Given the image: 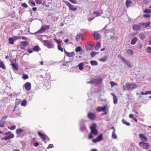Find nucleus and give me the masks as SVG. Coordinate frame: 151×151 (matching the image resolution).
I'll list each match as a JSON object with an SVG mask.
<instances>
[{
	"label": "nucleus",
	"instance_id": "obj_44",
	"mask_svg": "<svg viewBox=\"0 0 151 151\" xmlns=\"http://www.w3.org/2000/svg\"><path fill=\"white\" fill-rule=\"evenodd\" d=\"M9 139H10V138L9 137L8 135L6 136H5L4 137H3V138H2L1 139V140H9Z\"/></svg>",
	"mask_w": 151,
	"mask_h": 151
},
{
	"label": "nucleus",
	"instance_id": "obj_45",
	"mask_svg": "<svg viewBox=\"0 0 151 151\" xmlns=\"http://www.w3.org/2000/svg\"><path fill=\"white\" fill-rule=\"evenodd\" d=\"M5 122L3 121H0V127H4Z\"/></svg>",
	"mask_w": 151,
	"mask_h": 151
},
{
	"label": "nucleus",
	"instance_id": "obj_7",
	"mask_svg": "<svg viewBox=\"0 0 151 151\" xmlns=\"http://www.w3.org/2000/svg\"><path fill=\"white\" fill-rule=\"evenodd\" d=\"M49 28V25H42L40 29L38 30V34L44 32L45 30L48 29Z\"/></svg>",
	"mask_w": 151,
	"mask_h": 151
},
{
	"label": "nucleus",
	"instance_id": "obj_4",
	"mask_svg": "<svg viewBox=\"0 0 151 151\" xmlns=\"http://www.w3.org/2000/svg\"><path fill=\"white\" fill-rule=\"evenodd\" d=\"M96 127L97 126L95 124H92L90 127L91 131V133L94 134L95 135H97L98 133Z\"/></svg>",
	"mask_w": 151,
	"mask_h": 151
},
{
	"label": "nucleus",
	"instance_id": "obj_30",
	"mask_svg": "<svg viewBox=\"0 0 151 151\" xmlns=\"http://www.w3.org/2000/svg\"><path fill=\"white\" fill-rule=\"evenodd\" d=\"M132 3V2L131 1L127 0L126 2V4L127 7H128L131 6V5Z\"/></svg>",
	"mask_w": 151,
	"mask_h": 151
},
{
	"label": "nucleus",
	"instance_id": "obj_64",
	"mask_svg": "<svg viewBox=\"0 0 151 151\" xmlns=\"http://www.w3.org/2000/svg\"><path fill=\"white\" fill-rule=\"evenodd\" d=\"M146 95H147L149 94H151V91H146Z\"/></svg>",
	"mask_w": 151,
	"mask_h": 151
},
{
	"label": "nucleus",
	"instance_id": "obj_38",
	"mask_svg": "<svg viewBox=\"0 0 151 151\" xmlns=\"http://www.w3.org/2000/svg\"><path fill=\"white\" fill-rule=\"evenodd\" d=\"M67 53L68 54H67V56L69 57H72L75 55V53L74 52H68Z\"/></svg>",
	"mask_w": 151,
	"mask_h": 151
},
{
	"label": "nucleus",
	"instance_id": "obj_52",
	"mask_svg": "<svg viewBox=\"0 0 151 151\" xmlns=\"http://www.w3.org/2000/svg\"><path fill=\"white\" fill-rule=\"evenodd\" d=\"M58 50H60V51H61V52H63V48L59 45H58Z\"/></svg>",
	"mask_w": 151,
	"mask_h": 151
},
{
	"label": "nucleus",
	"instance_id": "obj_23",
	"mask_svg": "<svg viewBox=\"0 0 151 151\" xmlns=\"http://www.w3.org/2000/svg\"><path fill=\"white\" fill-rule=\"evenodd\" d=\"M29 45L28 42L26 41H22L20 42V45L26 47Z\"/></svg>",
	"mask_w": 151,
	"mask_h": 151
},
{
	"label": "nucleus",
	"instance_id": "obj_1",
	"mask_svg": "<svg viewBox=\"0 0 151 151\" xmlns=\"http://www.w3.org/2000/svg\"><path fill=\"white\" fill-rule=\"evenodd\" d=\"M137 87V85L134 83H127L125 86H124V90L131 91Z\"/></svg>",
	"mask_w": 151,
	"mask_h": 151
},
{
	"label": "nucleus",
	"instance_id": "obj_37",
	"mask_svg": "<svg viewBox=\"0 0 151 151\" xmlns=\"http://www.w3.org/2000/svg\"><path fill=\"white\" fill-rule=\"evenodd\" d=\"M107 56H104L103 58H101V59H99V60L103 62H105L107 59Z\"/></svg>",
	"mask_w": 151,
	"mask_h": 151
},
{
	"label": "nucleus",
	"instance_id": "obj_18",
	"mask_svg": "<svg viewBox=\"0 0 151 151\" xmlns=\"http://www.w3.org/2000/svg\"><path fill=\"white\" fill-rule=\"evenodd\" d=\"M111 95L113 97V102L115 104H116L117 103L118 99L117 98L114 93H111Z\"/></svg>",
	"mask_w": 151,
	"mask_h": 151
},
{
	"label": "nucleus",
	"instance_id": "obj_17",
	"mask_svg": "<svg viewBox=\"0 0 151 151\" xmlns=\"http://www.w3.org/2000/svg\"><path fill=\"white\" fill-rule=\"evenodd\" d=\"M100 82V79H95L92 81H91L87 83H88L89 84H93L98 83Z\"/></svg>",
	"mask_w": 151,
	"mask_h": 151
},
{
	"label": "nucleus",
	"instance_id": "obj_26",
	"mask_svg": "<svg viewBox=\"0 0 151 151\" xmlns=\"http://www.w3.org/2000/svg\"><path fill=\"white\" fill-rule=\"evenodd\" d=\"M78 67V69L80 70H82L83 68L84 63H80L77 66Z\"/></svg>",
	"mask_w": 151,
	"mask_h": 151
},
{
	"label": "nucleus",
	"instance_id": "obj_13",
	"mask_svg": "<svg viewBox=\"0 0 151 151\" xmlns=\"http://www.w3.org/2000/svg\"><path fill=\"white\" fill-rule=\"evenodd\" d=\"M11 65L12 69L15 70H18L19 66L18 64L16 63L12 62Z\"/></svg>",
	"mask_w": 151,
	"mask_h": 151
},
{
	"label": "nucleus",
	"instance_id": "obj_53",
	"mask_svg": "<svg viewBox=\"0 0 151 151\" xmlns=\"http://www.w3.org/2000/svg\"><path fill=\"white\" fill-rule=\"evenodd\" d=\"M32 50L38 52V45L35 46L32 48Z\"/></svg>",
	"mask_w": 151,
	"mask_h": 151
},
{
	"label": "nucleus",
	"instance_id": "obj_35",
	"mask_svg": "<svg viewBox=\"0 0 151 151\" xmlns=\"http://www.w3.org/2000/svg\"><path fill=\"white\" fill-rule=\"evenodd\" d=\"M139 36L140 39L141 40H143L145 37V35L143 33H140L139 35Z\"/></svg>",
	"mask_w": 151,
	"mask_h": 151
},
{
	"label": "nucleus",
	"instance_id": "obj_62",
	"mask_svg": "<svg viewBox=\"0 0 151 151\" xmlns=\"http://www.w3.org/2000/svg\"><path fill=\"white\" fill-rule=\"evenodd\" d=\"M129 116L130 118H131L132 119H133L134 118V116L132 114H130L129 115Z\"/></svg>",
	"mask_w": 151,
	"mask_h": 151
},
{
	"label": "nucleus",
	"instance_id": "obj_2",
	"mask_svg": "<svg viewBox=\"0 0 151 151\" xmlns=\"http://www.w3.org/2000/svg\"><path fill=\"white\" fill-rule=\"evenodd\" d=\"M40 86L45 88V87H47L48 84L47 80H45L43 76L42 75H40L39 77Z\"/></svg>",
	"mask_w": 151,
	"mask_h": 151
},
{
	"label": "nucleus",
	"instance_id": "obj_47",
	"mask_svg": "<svg viewBox=\"0 0 151 151\" xmlns=\"http://www.w3.org/2000/svg\"><path fill=\"white\" fill-rule=\"evenodd\" d=\"M144 13H151V10L147 9L144 11Z\"/></svg>",
	"mask_w": 151,
	"mask_h": 151
},
{
	"label": "nucleus",
	"instance_id": "obj_10",
	"mask_svg": "<svg viewBox=\"0 0 151 151\" xmlns=\"http://www.w3.org/2000/svg\"><path fill=\"white\" fill-rule=\"evenodd\" d=\"M25 89L27 91H29L31 89V85L30 83L27 82L24 85Z\"/></svg>",
	"mask_w": 151,
	"mask_h": 151
},
{
	"label": "nucleus",
	"instance_id": "obj_14",
	"mask_svg": "<svg viewBox=\"0 0 151 151\" xmlns=\"http://www.w3.org/2000/svg\"><path fill=\"white\" fill-rule=\"evenodd\" d=\"M139 137L141 140L143 141L147 142L148 141L147 138L142 134H141L139 135Z\"/></svg>",
	"mask_w": 151,
	"mask_h": 151
},
{
	"label": "nucleus",
	"instance_id": "obj_63",
	"mask_svg": "<svg viewBox=\"0 0 151 151\" xmlns=\"http://www.w3.org/2000/svg\"><path fill=\"white\" fill-rule=\"evenodd\" d=\"M121 59H122V61H124L125 63L128 61H127L126 60L124 59V58H122Z\"/></svg>",
	"mask_w": 151,
	"mask_h": 151
},
{
	"label": "nucleus",
	"instance_id": "obj_55",
	"mask_svg": "<svg viewBox=\"0 0 151 151\" xmlns=\"http://www.w3.org/2000/svg\"><path fill=\"white\" fill-rule=\"evenodd\" d=\"M54 147L53 145L52 144H49L48 147H47V149H49L50 148H52Z\"/></svg>",
	"mask_w": 151,
	"mask_h": 151
},
{
	"label": "nucleus",
	"instance_id": "obj_54",
	"mask_svg": "<svg viewBox=\"0 0 151 151\" xmlns=\"http://www.w3.org/2000/svg\"><path fill=\"white\" fill-rule=\"evenodd\" d=\"M93 14H96V15L95 17L99 16L101 15V14L99 13V12H96V11H94L93 12Z\"/></svg>",
	"mask_w": 151,
	"mask_h": 151
},
{
	"label": "nucleus",
	"instance_id": "obj_28",
	"mask_svg": "<svg viewBox=\"0 0 151 151\" xmlns=\"http://www.w3.org/2000/svg\"><path fill=\"white\" fill-rule=\"evenodd\" d=\"M83 37V35L82 34H79L77 35L76 37V41H78L80 40L81 38Z\"/></svg>",
	"mask_w": 151,
	"mask_h": 151
},
{
	"label": "nucleus",
	"instance_id": "obj_50",
	"mask_svg": "<svg viewBox=\"0 0 151 151\" xmlns=\"http://www.w3.org/2000/svg\"><path fill=\"white\" fill-rule=\"evenodd\" d=\"M16 126L15 125L12 126L10 127H8V128L11 130H14L16 129Z\"/></svg>",
	"mask_w": 151,
	"mask_h": 151
},
{
	"label": "nucleus",
	"instance_id": "obj_61",
	"mask_svg": "<svg viewBox=\"0 0 151 151\" xmlns=\"http://www.w3.org/2000/svg\"><path fill=\"white\" fill-rule=\"evenodd\" d=\"M8 117V116L6 115V116H5L3 117L2 118H1V119L2 120H6L7 118Z\"/></svg>",
	"mask_w": 151,
	"mask_h": 151
},
{
	"label": "nucleus",
	"instance_id": "obj_57",
	"mask_svg": "<svg viewBox=\"0 0 151 151\" xmlns=\"http://www.w3.org/2000/svg\"><path fill=\"white\" fill-rule=\"evenodd\" d=\"M21 6L25 8H27L28 7L27 4L25 3H24L22 4Z\"/></svg>",
	"mask_w": 151,
	"mask_h": 151
},
{
	"label": "nucleus",
	"instance_id": "obj_33",
	"mask_svg": "<svg viewBox=\"0 0 151 151\" xmlns=\"http://www.w3.org/2000/svg\"><path fill=\"white\" fill-rule=\"evenodd\" d=\"M27 104V101L26 99L23 100L21 102V105L22 106H25Z\"/></svg>",
	"mask_w": 151,
	"mask_h": 151
},
{
	"label": "nucleus",
	"instance_id": "obj_19",
	"mask_svg": "<svg viewBox=\"0 0 151 151\" xmlns=\"http://www.w3.org/2000/svg\"><path fill=\"white\" fill-rule=\"evenodd\" d=\"M85 48L86 49L88 50H90L93 48V46L89 44H87L85 45Z\"/></svg>",
	"mask_w": 151,
	"mask_h": 151
},
{
	"label": "nucleus",
	"instance_id": "obj_49",
	"mask_svg": "<svg viewBox=\"0 0 151 151\" xmlns=\"http://www.w3.org/2000/svg\"><path fill=\"white\" fill-rule=\"evenodd\" d=\"M29 2L32 6H35V4L33 0H29Z\"/></svg>",
	"mask_w": 151,
	"mask_h": 151
},
{
	"label": "nucleus",
	"instance_id": "obj_43",
	"mask_svg": "<svg viewBox=\"0 0 151 151\" xmlns=\"http://www.w3.org/2000/svg\"><path fill=\"white\" fill-rule=\"evenodd\" d=\"M81 50V48L80 46L77 47L75 49V51L76 52H79Z\"/></svg>",
	"mask_w": 151,
	"mask_h": 151
},
{
	"label": "nucleus",
	"instance_id": "obj_11",
	"mask_svg": "<svg viewBox=\"0 0 151 151\" xmlns=\"http://www.w3.org/2000/svg\"><path fill=\"white\" fill-rule=\"evenodd\" d=\"M38 135L40 138L42 139V141H45L46 140L47 135L45 134L38 132Z\"/></svg>",
	"mask_w": 151,
	"mask_h": 151
},
{
	"label": "nucleus",
	"instance_id": "obj_15",
	"mask_svg": "<svg viewBox=\"0 0 151 151\" xmlns=\"http://www.w3.org/2000/svg\"><path fill=\"white\" fill-rule=\"evenodd\" d=\"M88 117L90 119L93 120L95 118L96 115L93 113L89 112L88 114Z\"/></svg>",
	"mask_w": 151,
	"mask_h": 151
},
{
	"label": "nucleus",
	"instance_id": "obj_34",
	"mask_svg": "<svg viewBox=\"0 0 151 151\" xmlns=\"http://www.w3.org/2000/svg\"><path fill=\"white\" fill-rule=\"evenodd\" d=\"M90 63L92 66H96L98 64V62L95 60H91L90 61Z\"/></svg>",
	"mask_w": 151,
	"mask_h": 151
},
{
	"label": "nucleus",
	"instance_id": "obj_5",
	"mask_svg": "<svg viewBox=\"0 0 151 151\" xmlns=\"http://www.w3.org/2000/svg\"><path fill=\"white\" fill-rule=\"evenodd\" d=\"M63 2L68 6L70 10L72 11H75L77 9L76 7L71 4L68 1L64 0L63 1Z\"/></svg>",
	"mask_w": 151,
	"mask_h": 151
},
{
	"label": "nucleus",
	"instance_id": "obj_41",
	"mask_svg": "<svg viewBox=\"0 0 151 151\" xmlns=\"http://www.w3.org/2000/svg\"><path fill=\"white\" fill-rule=\"evenodd\" d=\"M22 78L24 80H26L29 78L28 76L27 75L24 74H23Z\"/></svg>",
	"mask_w": 151,
	"mask_h": 151
},
{
	"label": "nucleus",
	"instance_id": "obj_39",
	"mask_svg": "<svg viewBox=\"0 0 151 151\" xmlns=\"http://www.w3.org/2000/svg\"><path fill=\"white\" fill-rule=\"evenodd\" d=\"M9 43L11 44H14V41L13 38L12 37H10L9 39Z\"/></svg>",
	"mask_w": 151,
	"mask_h": 151
},
{
	"label": "nucleus",
	"instance_id": "obj_3",
	"mask_svg": "<svg viewBox=\"0 0 151 151\" xmlns=\"http://www.w3.org/2000/svg\"><path fill=\"white\" fill-rule=\"evenodd\" d=\"M80 130L83 133H86L87 132L86 127L84 121L81 119L79 122Z\"/></svg>",
	"mask_w": 151,
	"mask_h": 151
},
{
	"label": "nucleus",
	"instance_id": "obj_46",
	"mask_svg": "<svg viewBox=\"0 0 151 151\" xmlns=\"http://www.w3.org/2000/svg\"><path fill=\"white\" fill-rule=\"evenodd\" d=\"M12 37L13 38V39L14 40V41L15 40H18L21 37L17 36H14Z\"/></svg>",
	"mask_w": 151,
	"mask_h": 151
},
{
	"label": "nucleus",
	"instance_id": "obj_6",
	"mask_svg": "<svg viewBox=\"0 0 151 151\" xmlns=\"http://www.w3.org/2000/svg\"><path fill=\"white\" fill-rule=\"evenodd\" d=\"M139 145L143 149L148 150L150 147V145L148 143H145L142 141L139 142Z\"/></svg>",
	"mask_w": 151,
	"mask_h": 151
},
{
	"label": "nucleus",
	"instance_id": "obj_36",
	"mask_svg": "<svg viewBox=\"0 0 151 151\" xmlns=\"http://www.w3.org/2000/svg\"><path fill=\"white\" fill-rule=\"evenodd\" d=\"M112 137L113 138L116 139L117 138V136L115 134L114 130H113L112 134Z\"/></svg>",
	"mask_w": 151,
	"mask_h": 151
},
{
	"label": "nucleus",
	"instance_id": "obj_21",
	"mask_svg": "<svg viewBox=\"0 0 151 151\" xmlns=\"http://www.w3.org/2000/svg\"><path fill=\"white\" fill-rule=\"evenodd\" d=\"M4 134L5 135H8L10 139L14 137V135L11 132L9 131L5 133Z\"/></svg>",
	"mask_w": 151,
	"mask_h": 151
},
{
	"label": "nucleus",
	"instance_id": "obj_40",
	"mask_svg": "<svg viewBox=\"0 0 151 151\" xmlns=\"http://www.w3.org/2000/svg\"><path fill=\"white\" fill-rule=\"evenodd\" d=\"M147 52L149 53H151V47L148 46L146 48Z\"/></svg>",
	"mask_w": 151,
	"mask_h": 151
},
{
	"label": "nucleus",
	"instance_id": "obj_42",
	"mask_svg": "<svg viewBox=\"0 0 151 151\" xmlns=\"http://www.w3.org/2000/svg\"><path fill=\"white\" fill-rule=\"evenodd\" d=\"M122 121L124 124H126L127 126H129L130 125V124L129 123L127 122L124 119H123L122 120Z\"/></svg>",
	"mask_w": 151,
	"mask_h": 151
},
{
	"label": "nucleus",
	"instance_id": "obj_8",
	"mask_svg": "<svg viewBox=\"0 0 151 151\" xmlns=\"http://www.w3.org/2000/svg\"><path fill=\"white\" fill-rule=\"evenodd\" d=\"M44 44L48 48H52L53 47V45L48 40L44 41Z\"/></svg>",
	"mask_w": 151,
	"mask_h": 151
},
{
	"label": "nucleus",
	"instance_id": "obj_32",
	"mask_svg": "<svg viewBox=\"0 0 151 151\" xmlns=\"http://www.w3.org/2000/svg\"><path fill=\"white\" fill-rule=\"evenodd\" d=\"M99 53V52H96L93 51H92L90 53V55L91 58H93L97 55Z\"/></svg>",
	"mask_w": 151,
	"mask_h": 151
},
{
	"label": "nucleus",
	"instance_id": "obj_9",
	"mask_svg": "<svg viewBox=\"0 0 151 151\" xmlns=\"http://www.w3.org/2000/svg\"><path fill=\"white\" fill-rule=\"evenodd\" d=\"M103 139V134H99L98 137L95 139L92 140V141L94 143L99 142Z\"/></svg>",
	"mask_w": 151,
	"mask_h": 151
},
{
	"label": "nucleus",
	"instance_id": "obj_48",
	"mask_svg": "<svg viewBox=\"0 0 151 151\" xmlns=\"http://www.w3.org/2000/svg\"><path fill=\"white\" fill-rule=\"evenodd\" d=\"M101 43L99 42H98L96 45L95 48L96 50H98L101 47Z\"/></svg>",
	"mask_w": 151,
	"mask_h": 151
},
{
	"label": "nucleus",
	"instance_id": "obj_24",
	"mask_svg": "<svg viewBox=\"0 0 151 151\" xmlns=\"http://www.w3.org/2000/svg\"><path fill=\"white\" fill-rule=\"evenodd\" d=\"M138 39L136 37H135L133 38L131 41V43L132 45H134L136 44L137 41Z\"/></svg>",
	"mask_w": 151,
	"mask_h": 151
},
{
	"label": "nucleus",
	"instance_id": "obj_12",
	"mask_svg": "<svg viewBox=\"0 0 151 151\" xmlns=\"http://www.w3.org/2000/svg\"><path fill=\"white\" fill-rule=\"evenodd\" d=\"M141 26L139 24H135L133 26L132 29L133 30L135 31H137L140 30L141 29Z\"/></svg>",
	"mask_w": 151,
	"mask_h": 151
},
{
	"label": "nucleus",
	"instance_id": "obj_29",
	"mask_svg": "<svg viewBox=\"0 0 151 151\" xmlns=\"http://www.w3.org/2000/svg\"><path fill=\"white\" fill-rule=\"evenodd\" d=\"M15 108H16L17 106L21 102V100L19 99H16L15 100Z\"/></svg>",
	"mask_w": 151,
	"mask_h": 151
},
{
	"label": "nucleus",
	"instance_id": "obj_59",
	"mask_svg": "<svg viewBox=\"0 0 151 151\" xmlns=\"http://www.w3.org/2000/svg\"><path fill=\"white\" fill-rule=\"evenodd\" d=\"M143 16L144 17H147V18H149L151 16V15L147 14H144Z\"/></svg>",
	"mask_w": 151,
	"mask_h": 151
},
{
	"label": "nucleus",
	"instance_id": "obj_16",
	"mask_svg": "<svg viewBox=\"0 0 151 151\" xmlns=\"http://www.w3.org/2000/svg\"><path fill=\"white\" fill-rule=\"evenodd\" d=\"M139 24L141 25V27H147L149 26L150 24V22L147 23H140Z\"/></svg>",
	"mask_w": 151,
	"mask_h": 151
},
{
	"label": "nucleus",
	"instance_id": "obj_27",
	"mask_svg": "<svg viewBox=\"0 0 151 151\" xmlns=\"http://www.w3.org/2000/svg\"><path fill=\"white\" fill-rule=\"evenodd\" d=\"M0 68H1L3 70L5 69L6 67L4 65L3 61L0 60Z\"/></svg>",
	"mask_w": 151,
	"mask_h": 151
},
{
	"label": "nucleus",
	"instance_id": "obj_31",
	"mask_svg": "<svg viewBox=\"0 0 151 151\" xmlns=\"http://www.w3.org/2000/svg\"><path fill=\"white\" fill-rule=\"evenodd\" d=\"M23 131V130L20 128H18L17 129L16 131V132L17 134H21L22 133Z\"/></svg>",
	"mask_w": 151,
	"mask_h": 151
},
{
	"label": "nucleus",
	"instance_id": "obj_20",
	"mask_svg": "<svg viewBox=\"0 0 151 151\" xmlns=\"http://www.w3.org/2000/svg\"><path fill=\"white\" fill-rule=\"evenodd\" d=\"M106 107L104 106L103 107H98L97 108V110L99 112L101 111H106Z\"/></svg>",
	"mask_w": 151,
	"mask_h": 151
},
{
	"label": "nucleus",
	"instance_id": "obj_60",
	"mask_svg": "<svg viewBox=\"0 0 151 151\" xmlns=\"http://www.w3.org/2000/svg\"><path fill=\"white\" fill-rule=\"evenodd\" d=\"M27 51L29 52V53H32L33 52V51L31 49H28L27 50Z\"/></svg>",
	"mask_w": 151,
	"mask_h": 151
},
{
	"label": "nucleus",
	"instance_id": "obj_25",
	"mask_svg": "<svg viewBox=\"0 0 151 151\" xmlns=\"http://www.w3.org/2000/svg\"><path fill=\"white\" fill-rule=\"evenodd\" d=\"M126 53L129 56H132L133 54L134 51L131 49H129L126 52Z\"/></svg>",
	"mask_w": 151,
	"mask_h": 151
},
{
	"label": "nucleus",
	"instance_id": "obj_56",
	"mask_svg": "<svg viewBox=\"0 0 151 151\" xmlns=\"http://www.w3.org/2000/svg\"><path fill=\"white\" fill-rule=\"evenodd\" d=\"M126 64L127 65V66L129 67L130 68H132V65L131 63L129 62L128 61L127 63H126Z\"/></svg>",
	"mask_w": 151,
	"mask_h": 151
},
{
	"label": "nucleus",
	"instance_id": "obj_58",
	"mask_svg": "<svg viewBox=\"0 0 151 151\" xmlns=\"http://www.w3.org/2000/svg\"><path fill=\"white\" fill-rule=\"evenodd\" d=\"M74 4H76L77 3V1L76 0H68Z\"/></svg>",
	"mask_w": 151,
	"mask_h": 151
},
{
	"label": "nucleus",
	"instance_id": "obj_51",
	"mask_svg": "<svg viewBox=\"0 0 151 151\" xmlns=\"http://www.w3.org/2000/svg\"><path fill=\"white\" fill-rule=\"evenodd\" d=\"M110 84L112 87H113L115 86H116L117 85V84L116 83H115L113 81L111 82L110 83Z\"/></svg>",
	"mask_w": 151,
	"mask_h": 151
},
{
	"label": "nucleus",
	"instance_id": "obj_22",
	"mask_svg": "<svg viewBox=\"0 0 151 151\" xmlns=\"http://www.w3.org/2000/svg\"><path fill=\"white\" fill-rule=\"evenodd\" d=\"M93 37L96 40L99 39L100 37V35L97 32H94Z\"/></svg>",
	"mask_w": 151,
	"mask_h": 151
}]
</instances>
